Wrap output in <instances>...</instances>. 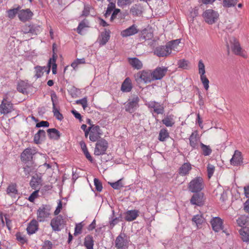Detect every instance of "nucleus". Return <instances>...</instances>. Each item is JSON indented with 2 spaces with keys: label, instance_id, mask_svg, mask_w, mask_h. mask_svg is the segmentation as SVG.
I'll list each match as a JSON object with an SVG mask.
<instances>
[{
  "label": "nucleus",
  "instance_id": "nucleus-1",
  "mask_svg": "<svg viewBox=\"0 0 249 249\" xmlns=\"http://www.w3.org/2000/svg\"><path fill=\"white\" fill-rule=\"evenodd\" d=\"M204 183L203 178L197 177L192 179L188 184V190L192 193H198L204 188Z\"/></svg>",
  "mask_w": 249,
  "mask_h": 249
},
{
  "label": "nucleus",
  "instance_id": "nucleus-2",
  "mask_svg": "<svg viewBox=\"0 0 249 249\" xmlns=\"http://www.w3.org/2000/svg\"><path fill=\"white\" fill-rule=\"evenodd\" d=\"M135 78L137 83H150L153 80L152 73L150 71H142L135 75Z\"/></svg>",
  "mask_w": 249,
  "mask_h": 249
},
{
  "label": "nucleus",
  "instance_id": "nucleus-3",
  "mask_svg": "<svg viewBox=\"0 0 249 249\" xmlns=\"http://www.w3.org/2000/svg\"><path fill=\"white\" fill-rule=\"evenodd\" d=\"M129 242V237L124 232H121L115 240V247L117 249H126Z\"/></svg>",
  "mask_w": 249,
  "mask_h": 249
},
{
  "label": "nucleus",
  "instance_id": "nucleus-4",
  "mask_svg": "<svg viewBox=\"0 0 249 249\" xmlns=\"http://www.w3.org/2000/svg\"><path fill=\"white\" fill-rule=\"evenodd\" d=\"M65 219L62 215H57L51 220L50 225L53 231H59L65 224Z\"/></svg>",
  "mask_w": 249,
  "mask_h": 249
},
{
  "label": "nucleus",
  "instance_id": "nucleus-5",
  "mask_svg": "<svg viewBox=\"0 0 249 249\" xmlns=\"http://www.w3.org/2000/svg\"><path fill=\"white\" fill-rule=\"evenodd\" d=\"M108 148V142L104 139H99L96 143L94 154L96 156L104 155Z\"/></svg>",
  "mask_w": 249,
  "mask_h": 249
},
{
  "label": "nucleus",
  "instance_id": "nucleus-6",
  "mask_svg": "<svg viewBox=\"0 0 249 249\" xmlns=\"http://www.w3.org/2000/svg\"><path fill=\"white\" fill-rule=\"evenodd\" d=\"M202 16L207 23L212 24L216 21L219 14L213 9H208L203 12Z\"/></svg>",
  "mask_w": 249,
  "mask_h": 249
},
{
  "label": "nucleus",
  "instance_id": "nucleus-7",
  "mask_svg": "<svg viewBox=\"0 0 249 249\" xmlns=\"http://www.w3.org/2000/svg\"><path fill=\"white\" fill-rule=\"evenodd\" d=\"M140 99L136 95H133L128 101V103L125 106V109L130 113L134 112L139 107Z\"/></svg>",
  "mask_w": 249,
  "mask_h": 249
},
{
  "label": "nucleus",
  "instance_id": "nucleus-8",
  "mask_svg": "<svg viewBox=\"0 0 249 249\" xmlns=\"http://www.w3.org/2000/svg\"><path fill=\"white\" fill-rule=\"evenodd\" d=\"M51 208L49 206L43 205L37 210V218L39 222L44 221L45 218L49 217Z\"/></svg>",
  "mask_w": 249,
  "mask_h": 249
},
{
  "label": "nucleus",
  "instance_id": "nucleus-9",
  "mask_svg": "<svg viewBox=\"0 0 249 249\" xmlns=\"http://www.w3.org/2000/svg\"><path fill=\"white\" fill-rule=\"evenodd\" d=\"M36 153L35 150L30 148H26L21 154V160L25 163L32 164L33 156Z\"/></svg>",
  "mask_w": 249,
  "mask_h": 249
},
{
  "label": "nucleus",
  "instance_id": "nucleus-10",
  "mask_svg": "<svg viewBox=\"0 0 249 249\" xmlns=\"http://www.w3.org/2000/svg\"><path fill=\"white\" fill-rule=\"evenodd\" d=\"M168 69L165 67H158L156 68L152 72V76L153 80H158L161 79L166 74Z\"/></svg>",
  "mask_w": 249,
  "mask_h": 249
},
{
  "label": "nucleus",
  "instance_id": "nucleus-11",
  "mask_svg": "<svg viewBox=\"0 0 249 249\" xmlns=\"http://www.w3.org/2000/svg\"><path fill=\"white\" fill-rule=\"evenodd\" d=\"M13 110V105L10 101H8L6 97L3 99L0 106V112L1 114H7Z\"/></svg>",
  "mask_w": 249,
  "mask_h": 249
},
{
  "label": "nucleus",
  "instance_id": "nucleus-12",
  "mask_svg": "<svg viewBox=\"0 0 249 249\" xmlns=\"http://www.w3.org/2000/svg\"><path fill=\"white\" fill-rule=\"evenodd\" d=\"M154 53L159 57L167 56L171 53L170 49L166 44L165 46L157 47L154 50Z\"/></svg>",
  "mask_w": 249,
  "mask_h": 249
},
{
  "label": "nucleus",
  "instance_id": "nucleus-13",
  "mask_svg": "<svg viewBox=\"0 0 249 249\" xmlns=\"http://www.w3.org/2000/svg\"><path fill=\"white\" fill-rule=\"evenodd\" d=\"M230 42L232 44V51L237 55H240L243 57H245L243 53L242 49L240 47L239 43L234 37H232L230 39Z\"/></svg>",
  "mask_w": 249,
  "mask_h": 249
},
{
  "label": "nucleus",
  "instance_id": "nucleus-14",
  "mask_svg": "<svg viewBox=\"0 0 249 249\" xmlns=\"http://www.w3.org/2000/svg\"><path fill=\"white\" fill-rule=\"evenodd\" d=\"M230 163L233 166H239L243 163L242 153L238 150H235L234 153L230 160Z\"/></svg>",
  "mask_w": 249,
  "mask_h": 249
},
{
  "label": "nucleus",
  "instance_id": "nucleus-15",
  "mask_svg": "<svg viewBox=\"0 0 249 249\" xmlns=\"http://www.w3.org/2000/svg\"><path fill=\"white\" fill-rule=\"evenodd\" d=\"M33 16V13L29 9L20 11L18 15L20 20L23 22L30 20Z\"/></svg>",
  "mask_w": 249,
  "mask_h": 249
},
{
  "label": "nucleus",
  "instance_id": "nucleus-16",
  "mask_svg": "<svg viewBox=\"0 0 249 249\" xmlns=\"http://www.w3.org/2000/svg\"><path fill=\"white\" fill-rule=\"evenodd\" d=\"M211 224L213 230L215 232H218L222 229L223 222L222 219L218 217H213L211 220Z\"/></svg>",
  "mask_w": 249,
  "mask_h": 249
},
{
  "label": "nucleus",
  "instance_id": "nucleus-17",
  "mask_svg": "<svg viewBox=\"0 0 249 249\" xmlns=\"http://www.w3.org/2000/svg\"><path fill=\"white\" fill-rule=\"evenodd\" d=\"M138 32L137 26L135 24L123 30L121 33V35L123 37H127L136 34Z\"/></svg>",
  "mask_w": 249,
  "mask_h": 249
},
{
  "label": "nucleus",
  "instance_id": "nucleus-18",
  "mask_svg": "<svg viewBox=\"0 0 249 249\" xmlns=\"http://www.w3.org/2000/svg\"><path fill=\"white\" fill-rule=\"evenodd\" d=\"M196 193V194H195L193 195L192 198H191L190 203L192 205L200 206L203 204V194L197 193Z\"/></svg>",
  "mask_w": 249,
  "mask_h": 249
},
{
  "label": "nucleus",
  "instance_id": "nucleus-19",
  "mask_svg": "<svg viewBox=\"0 0 249 249\" xmlns=\"http://www.w3.org/2000/svg\"><path fill=\"white\" fill-rule=\"evenodd\" d=\"M148 107L153 108L154 112L158 114H162L164 109L162 105L156 102H152L148 103Z\"/></svg>",
  "mask_w": 249,
  "mask_h": 249
},
{
  "label": "nucleus",
  "instance_id": "nucleus-20",
  "mask_svg": "<svg viewBox=\"0 0 249 249\" xmlns=\"http://www.w3.org/2000/svg\"><path fill=\"white\" fill-rule=\"evenodd\" d=\"M54 98L57 99V96L55 93H52L51 94V100L53 103V113L54 116L56 117V118L58 120H62L63 118V115L62 114L60 113L59 110L56 108Z\"/></svg>",
  "mask_w": 249,
  "mask_h": 249
},
{
  "label": "nucleus",
  "instance_id": "nucleus-21",
  "mask_svg": "<svg viewBox=\"0 0 249 249\" xmlns=\"http://www.w3.org/2000/svg\"><path fill=\"white\" fill-rule=\"evenodd\" d=\"M125 220L127 221H132L137 218L139 215V211L137 210H129L124 213Z\"/></svg>",
  "mask_w": 249,
  "mask_h": 249
},
{
  "label": "nucleus",
  "instance_id": "nucleus-22",
  "mask_svg": "<svg viewBox=\"0 0 249 249\" xmlns=\"http://www.w3.org/2000/svg\"><path fill=\"white\" fill-rule=\"evenodd\" d=\"M57 58V55L55 56L53 54V57L51 58L48 63V69H47V73H49L50 71V69L51 67V65H52V72L53 74H55L57 72V65L56 64V59Z\"/></svg>",
  "mask_w": 249,
  "mask_h": 249
},
{
  "label": "nucleus",
  "instance_id": "nucleus-23",
  "mask_svg": "<svg viewBox=\"0 0 249 249\" xmlns=\"http://www.w3.org/2000/svg\"><path fill=\"white\" fill-rule=\"evenodd\" d=\"M38 229V222L35 219L31 221L27 228V233L31 235L35 233Z\"/></svg>",
  "mask_w": 249,
  "mask_h": 249
},
{
  "label": "nucleus",
  "instance_id": "nucleus-24",
  "mask_svg": "<svg viewBox=\"0 0 249 249\" xmlns=\"http://www.w3.org/2000/svg\"><path fill=\"white\" fill-rule=\"evenodd\" d=\"M122 221V217L120 214L119 217L115 216V212L114 211H112V213L110 217L109 218V228L110 229H113V228L117 225L120 221Z\"/></svg>",
  "mask_w": 249,
  "mask_h": 249
},
{
  "label": "nucleus",
  "instance_id": "nucleus-25",
  "mask_svg": "<svg viewBox=\"0 0 249 249\" xmlns=\"http://www.w3.org/2000/svg\"><path fill=\"white\" fill-rule=\"evenodd\" d=\"M132 89V85L130 79L127 77L123 82L121 89L123 92H128L131 90Z\"/></svg>",
  "mask_w": 249,
  "mask_h": 249
},
{
  "label": "nucleus",
  "instance_id": "nucleus-26",
  "mask_svg": "<svg viewBox=\"0 0 249 249\" xmlns=\"http://www.w3.org/2000/svg\"><path fill=\"white\" fill-rule=\"evenodd\" d=\"M128 61L129 64L134 69H141L142 68V62L137 58H128Z\"/></svg>",
  "mask_w": 249,
  "mask_h": 249
},
{
  "label": "nucleus",
  "instance_id": "nucleus-27",
  "mask_svg": "<svg viewBox=\"0 0 249 249\" xmlns=\"http://www.w3.org/2000/svg\"><path fill=\"white\" fill-rule=\"evenodd\" d=\"M42 182L41 178L37 174L34 175L30 181V184L32 188L34 189L38 188Z\"/></svg>",
  "mask_w": 249,
  "mask_h": 249
},
{
  "label": "nucleus",
  "instance_id": "nucleus-28",
  "mask_svg": "<svg viewBox=\"0 0 249 249\" xmlns=\"http://www.w3.org/2000/svg\"><path fill=\"white\" fill-rule=\"evenodd\" d=\"M110 38V32L109 31L105 30L101 34L99 38V43L100 45L103 46L105 45L108 41Z\"/></svg>",
  "mask_w": 249,
  "mask_h": 249
},
{
  "label": "nucleus",
  "instance_id": "nucleus-29",
  "mask_svg": "<svg viewBox=\"0 0 249 249\" xmlns=\"http://www.w3.org/2000/svg\"><path fill=\"white\" fill-rule=\"evenodd\" d=\"M191 169L192 166L190 163H184L179 168V174L182 176H185L189 174Z\"/></svg>",
  "mask_w": 249,
  "mask_h": 249
},
{
  "label": "nucleus",
  "instance_id": "nucleus-30",
  "mask_svg": "<svg viewBox=\"0 0 249 249\" xmlns=\"http://www.w3.org/2000/svg\"><path fill=\"white\" fill-rule=\"evenodd\" d=\"M197 134L196 132H193L189 137V142L190 146L194 149L198 148Z\"/></svg>",
  "mask_w": 249,
  "mask_h": 249
},
{
  "label": "nucleus",
  "instance_id": "nucleus-31",
  "mask_svg": "<svg viewBox=\"0 0 249 249\" xmlns=\"http://www.w3.org/2000/svg\"><path fill=\"white\" fill-rule=\"evenodd\" d=\"M46 136V132L44 130L39 129L37 133L34 136V141L36 144L40 143L41 141L45 139Z\"/></svg>",
  "mask_w": 249,
  "mask_h": 249
},
{
  "label": "nucleus",
  "instance_id": "nucleus-32",
  "mask_svg": "<svg viewBox=\"0 0 249 249\" xmlns=\"http://www.w3.org/2000/svg\"><path fill=\"white\" fill-rule=\"evenodd\" d=\"M7 194L11 197H16V195H18V191L17 189V185L15 184H10L6 190Z\"/></svg>",
  "mask_w": 249,
  "mask_h": 249
},
{
  "label": "nucleus",
  "instance_id": "nucleus-33",
  "mask_svg": "<svg viewBox=\"0 0 249 249\" xmlns=\"http://www.w3.org/2000/svg\"><path fill=\"white\" fill-rule=\"evenodd\" d=\"M84 245L87 249H93L94 240L92 236L88 235L84 239Z\"/></svg>",
  "mask_w": 249,
  "mask_h": 249
},
{
  "label": "nucleus",
  "instance_id": "nucleus-34",
  "mask_svg": "<svg viewBox=\"0 0 249 249\" xmlns=\"http://www.w3.org/2000/svg\"><path fill=\"white\" fill-rule=\"evenodd\" d=\"M47 131L50 139L58 140L60 137V132L55 128H49Z\"/></svg>",
  "mask_w": 249,
  "mask_h": 249
},
{
  "label": "nucleus",
  "instance_id": "nucleus-35",
  "mask_svg": "<svg viewBox=\"0 0 249 249\" xmlns=\"http://www.w3.org/2000/svg\"><path fill=\"white\" fill-rule=\"evenodd\" d=\"M163 124L167 127H172L175 124L174 116L172 115L166 116L162 120Z\"/></svg>",
  "mask_w": 249,
  "mask_h": 249
},
{
  "label": "nucleus",
  "instance_id": "nucleus-36",
  "mask_svg": "<svg viewBox=\"0 0 249 249\" xmlns=\"http://www.w3.org/2000/svg\"><path fill=\"white\" fill-rule=\"evenodd\" d=\"M239 231L242 240L248 242L249 240V229L245 227L241 228Z\"/></svg>",
  "mask_w": 249,
  "mask_h": 249
},
{
  "label": "nucleus",
  "instance_id": "nucleus-37",
  "mask_svg": "<svg viewBox=\"0 0 249 249\" xmlns=\"http://www.w3.org/2000/svg\"><path fill=\"white\" fill-rule=\"evenodd\" d=\"M28 88V84L23 81L19 82L17 85L18 91L23 94L27 93V89Z\"/></svg>",
  "mask_w": 249,
  "mask_h": 249
},
{
  "label": "nucleus",
  "instance_id": "nucleus-38",
  "mask_svg": "<svg viewBox=\"0 0 249 249\" xmlns=\"http://www.w3.org/2000/svg\"><path fill=\"white\" fill-rule=\"evenodd\" d=\"M249 217L245 215H242L236 220L237 225L241 227L244 228L249 222Z\"/></svg>",
  "mask_w": 249,
  "mask_h": 249
},
{
  "label": "nucleus",
  "instance_id": "nucleus-39",
  "mask_svg": "<svg viewBox=\"0 0 249 249\" xmlns=\"http://www.w3.org/2000/svg\"><path fill=\"white\" fill-rule=\"evenodd\" d=\"M192 221L195 222L196 226L199 227L205 222V218L202 214H197L192 218Z\"/></svg>",
  "mask_w": 249,
  "mask_h": 249
},
{
  "label": "nucleus",
  "instance_id": "nucleus-40",
  "mask_svg": "<svg viewBox=\"0 0 249 249\" xmlns=\"http://www.w3.org/2000/svg\"><path fill=\"white\" fill-rule=\"evenodd\" d=\"M31 32L32 35H37L42 30V28L40 25L34 24H30Z\"/></svg>",
  "mask_w": 249,
  "mask_h": 249
},
{
  "label": "nucleus",
  "instance_id": "nucleus-41",
  "mask_svg": "<svg viewBox=\"0 0 249 249\" xmlns=\"http://www.w3.org/2000/svg\"><path fill=\"white\" fill-rule=\"evenodd\" d=\"M180 42V39H176L172 40L167 43V45L169 48L170 49V52L171 53L172 50H176Z\"/></svg>",
  "mask_w": 249,
  "mask_h": 249
},
{
  "label": "nucleus",
  "instance_id": "nucleus-42",
  "mask_svg": "<svg viewBox=\"0 0 249 249\" xmlns=\"http://www.w3.org/2000/svg\"><path fill=\"white\" fill-rule=\"evenodd\" d=\"M169 137V133L166 129H161L159 133V140L161 142H163L165 139Z\"/></svg>",
  "mask_w": 249,
  "mask_h": 249
},
{
  "label": "nucleus",
  "instance_id": "nucleus-43",
  "mask_svg": "<svg viewBox=\"0 0 249 249\" xmlns=\"http://www.w3.org/2000/svg\"><path fill=\"white\" fill-rule=\"evenodd\" d=\"M200 146L204 156H209L211 154L212 150L210 146L200 143Z\"/></svg>",
  "mask_w": 249,
  "mask_h": 249
},
{
  "label": "nucleus",
  "instance_id": "nucleus-44",
  "mask_svg": "<svg viewBox=\"0 0 249 249\" xmlns=\"http://www.w3.org/2000/svg\"><path fill=\"white\" fill-rule=\"evenodd\" d=\"M115 3L113 2H109L107 7L106 13L105 14V16L106 18L109 16L111 14L112 11L115 9Z\"/></svg>",
  "mask_w": 249,
  "mask_h": 249
},
{
  "label": "nucleus",
  "instance_id": "nucleus-45",
  "mask_svg": "<svg viewBox=\"0 0 249 249\" xmlns=\"http://www.w3.org/2000/svg\"><path fill=\"white\" fill-rule=\"evenodd\" d=\"M200 80L204 89L207 90L209 88V80L205 74L200 75Z\"/></svg>",
  "mask_w": 249,
  "mask_h": 249
},
{
  "label": "nucleus",
  "instance_id": "nucleus-46",
  "mask_svg": "<svg viewBox=\"0 0 249 249\" xmlns=\"http://www.w3.org/2000/svg\"><path fill=\"white\" fill-rule=\"evenodd\" d=\"M43 70L47 71V68L45 67H41L40 66H37L36 67L35 76L37 78L40 77L42 75L43 73Z\"/></svg>",
  "mask_w": 249,
  "mask_h": 249
},
{
  "label": "nucleus",
  "instance_id": "nucleus-47",
  "mask_svg": "<svg viewBox=\"0 0 249 249\" xmlns=\"http://www.w3.org/2000/svg\"><path fill=\"white\" fill-rule=\"evenodd\" d=\"M16 236L17 240L22 244H25L27 241L25 236L22 235L20 232L17 233Z\"/></svg>",
  "mask_w": 249,
  "mask_h": 249
},
{
  "label": "nucleus",
  "instance_id": "nucleus-48",
  "mask_svg": "<svg viewBox=\"0 0 249 249\" xmlns=\"http://www.w3.org/2000/svg\"><path fill=\"white\" fill-rule=\"evenodd\" d=\"M101 135H102L97 134L93 132V131H91L89 133V139L90 141H91L92 142H97L99 139H101Z\"/></svg>",
  "mask_w": 249,
  "mask_h": 249
},
{
  "label": "nucleus",
  "instance_id": "nucleus-49",
  "mask_svg": "<svg viewBox=\"0 0 249 249\" xmlns=\"http://www.w3.org/2000/svg\"><path fill=\"white\" fill-rule=\"evenodd\" d=\"M237 2V0H223V6L226 7L234 6Z\"/></svg>",
  "mask_w": 249,
  "mask_h": 249
},
{
  "label": "nucleus",
  "instance_id": "nucleus-50",
  "mask_svg": "<svg viewBox=\"0 0 249 249\" xmlns=\"http://www.w3.org/2000/svg\"><path fill=\"white\" fill-rule=\"evenodd\" d=\"M88 27V25L87 23L85 21L83 20L79 24L76 29L77 32L79 34H82V30Z\"/></svg>",
  "mask_w": 249,
  "mask_h": 249
},
{
  "label": "nucleus",
  "instance_id": "nucleus-51",
  "mask_svg": "<svg viewBox=\"0 0 249 249\" xmlns=\"http://www.w3.org/2000/svg\"><path fill=\"white\" fill-rule=\"evenodd\" d=\"M122 180V179H120L115 182L110 183L109 184L113 189L118 190L123 187Z\"/></svg>",
  "mask_w": 249,
  "mask_h": 249
},
{
  "label": "nucleus",
  "instance_id": "nucleus-52",
  "mask_svg": "<svg viewBox=\"0 0 249 249\" xmlns=\"http://www.w3.org/2000/svg\"><path fill=\"white\" fill-rule=\"evenodd\" d=\"M20 9V7H18L16 8L9 10L7 12L8 14V17L11 19L15 18L16 14L18 13V11Z\"/></svg>",
  "mask_w": 249,
  "mask_h": 249
},
{
  "label": "nucleus",
  "instance_id": "nucleus-53",
  "mask_svg": "<svg viewBox=\"0 0 249 249\" xmlns=\"http://www.w3.org/2000/svg\"><path fill=\"white\" fill-rule=\"evenodd\" d=\"M94 184L95 186L96 190L98 192H101L103 189V186L101 181L96 178L94 179Z\"/></svg>",
  "mask_w": 249,
  "mask_h": 249
},
{
  "label": "nucleus",
  "instance_id": "nucleus-54",
  "mask_svg": "<svg viewBox=\"0 0 249 249\" xmlns=\"http://www.w3.org/2000/svg\"><path fill=\"white\" fill-rule=\"evenodd\" d=\"M85 63V58H81V59H77L71 63V66L74 69H75L77 67V66L79 64H84Z\"/></svg>",
  "mask_w": 249,
  "mask_h": 249
},
{
  "label": "nucleus",
  "instance_id": "nucleus-55",
  "mask_svg": "<svg viewBox=\"0 0 249 249\" xmlns=\"http://www.w3.org/2000/svg\"><path fill=\"white\" fill-rule=\"evenodd\" d=\"M198 71L200 75H204L205 73V66L201 60L198 62Z\"/></svg>",
  "mask_w": 249,
  "mask_h": 249
},
{
  "label": "nucleus",
  "instance_id": "nucleus-56",
  "mask_svg": "<svg viewBox=\"0 0 249 249\" xmlns=\"http://www.w3.org/2000/svg\"><path fill=\"white\" fill-rule=\"evenodd\" d=\"M215 167L213 165L208 164L207 166V172H208V176L210 178L213 175V174L214 171Z\"/></svg>",
  "mask_w": 249,
  "mask_h": 249
},
{
  "label": "nucleus",
  "instance_id": "nucleus-57",
  "mask_svg": "<svg viewBox=\"0 0 249 249\" xmlns=\"http://www.w3.org/2000/svg\"><path fill=\"white\" fill-rule=\"evenodd\" d=\"M32 164H27V165L23 168L24 174L26 176L28 175L30 172L32 171L34 168L32 166Z\"/></svg>",
  "mask_w": 249,
  "mask_h": 249
},
{
  "label": "nucleus",
  "instance_id": "nucleus-58",
  "mask_svg": "<svg viewBox=\"0 0 249 249\" xmlns=\"http://www.w3.org/2000/svg\"><path fill=\"white\" fill-rule=\"evenodd\" d=\"M89 127H91L90 132L93 131L97 134L102 135V131L99 125H92Z\"/></svg>",
  "mask_w": 249,
  "mask_h": 249
},
{
  "label": "nucleus",
  "instance_id": "nucleus-59",
  "mask_svg": "<svg viewBox=\"0 0 249 249\" xmlns=\"http://www.w3.org/2000/svg\"><path fill=\"white\" fill-rule=\"evenodd\" d=\"M178 68L186 69L188 67V61L184 59L180 60L178 61Z\"/></svg>",
  "mask_w": 249,
  "mask_h": 249
},
{
  "label": "nucleus",
  "instance_id": "nucleus-60",
  "mask_svg": "<svg viewBox=\"0 0 249 249\" xmlns=\"http://www.w3.org/2000/svg\"><path fill=\"white\" fill-rule=\"evenodd\" d=\"M82 228L83 225L82 223L76 224L74 229V235H77V234L81 233Z\"/></svg>",
  "mask_w": 249,
  "mask_h": 249
},
{
  "label": "nucleus",
  "instance_id": "nucleus-61",
  "mask_svg": "<svg viewBox=\"0 0 249 249\" xmlns=\"http://www.w3.org/2000/svg\"><path fill=\"white\" fill-rule=\"evenodd\" d=\"M131 3V0H118L117 4L120 7H124Z\"/></svg>",
  "mask_w": 249,
  "mask_h": 249
},
{
  "label": "nucleus",
  "instance_id": "nucleus-62",
  "mask_svg": "<svg viewBox=\"0 0 249 249\" xmlns=\"http://www.w3.org/2000/svg\"><path fill=\"white\" fill-rule=\"evenodd\" d=\"M76 103L77 104L81 105L84 109H85L88 106L87 100L86 98H84L80 100H77Z\"/></svg>",
  "mask_w": 249,
  "mask_h": 249
},
{
  "label": "nucleus",
  "instance_id": "nucleus-63",
  "mask_svg": "<svg viewBox=\"0 0 249 249\" xmlns=\"http://www.w3.org/2000/svg\"><path fill=\"white\" fill-rule=\"evenodd\" d=\"M39 190H36L34 191L29 197L28 200L31 202H33L35 200V199L37 198L38 196V193Z\"/></svg>",
  "mask_w": 249,
  "mask_h": 249
},
{
  "label": "nucleus",
  "instance_id": "nucleus-64",
  "mask_svg": "<svg viewBox=\"0 0 249 249\" xmlns=\"http://www.w3.org/2000/svg\"><path fill=\"white\" fill-rule=\"evenodd\" d=\"M22 31L24 34H28L30 33L31 32V28H30V24H25L22 28Z\"/></svg>",
  "mask_w": 249,
  "mask_h": 249
}]
</instances>
